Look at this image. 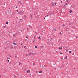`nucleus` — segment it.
<instances>
[{
  "mask_svg": "<svg viewBox=\"0 0 78 78\" xmlns=\"http://www.w3.org/2000/svg\"><path fill=\"white\" fill-rule=\"evenodd\" d=\"M51 4L52 6H55V4H54V3H52Z\"/></svg>",
  "mask_w": 78,
  "mask_h": 78,
  "instance_id": "5",
  "label": "nucleus"
},
{
  "mask_svg": "<svg viewBox=\"0 0 78 78\" xmlns=\"http://www.w3.org/2000/svg\"><path fill=\"white\" fill-rule=\"evenodd\" d=\"M27 16H25L24 17V19L25 20H26L27 19Z\"/></svg>",
  "mask_w": 78,
  "mask_h": 78,
  "instance_id": "1",
  "label": "nucleus"
},
{
  "mask_svg": "<svg viewBox=\"0 0 78 78\" xmlns=\"http://www.w3.org/2000/svg\"><path fill=\"white\" fill-rule=\"evenodd\" d=\"M15 58H17V56H15Z\"/></svg>",
  "mask_w": 78,
  "mask_h": 78,
  "instance_id": "33",
  "label": "nucleus"
},
{
  "mask_svg": "<svg viewBox=\"0 0 78 78\" xmlns=\"http://www.w3.org/2000/svg\"><path fill=\"white\" fill-rule=\"evenodd\" d=\"M36 53H34V54H33V55H36Z\"/></svg>",
  "mask_w": 78,
  "mask_h": 78,
  "instance_id": "20",
  "label": "nucleus"
},
{
  "mask_svg": "<svg viewBox=\"0 0 78 78\" xmlns=\"http://www.w3.org/2000/svg\"><path fill=\"white\" fill-rule=\"evenodd\" d=\"M15 77H16V76H15Z\"/></svg>",
  "mask_w": 78,
  "mask_h": 78,
  "instance_id": "62",
  "label": "nucleus"
},
{
  "mask_svg": "<svg viewBox=\"0 0 78 78\" xmlns=\"http://www.w3.org/2000/svg\"><path fill=\"white\" fill-rule=\"evenodd\" d=\"M56 53H59V52H58V51H56Z\"/></svg>",
  "mask_w": 78,
  "mask_h": 78,
  "instance_id": "25",
  "label": "nucleus"
},
{
  "mask_svg": "<svg viewBox=\"0 0 78 78\" xmlns=\"http://www.w3.org/2000/svg\"><path fill=\"white\" fill-rule=\"evenodd\" d=\"M13 45H17V44L15 43H13Z\"/></svg>",
  "mask_w": 78,
  "mask_h": 78,
  "instance_id": "4",
  "label": "nucleus"
},
{
  "mask_svg": "<svg viewBox=\"0 0 78 78\" xmlns=\"http://www.w3.org/2000/svg\"><path fill=\"white\" fill-rule=\"evenodd\" d=\"M25 41H26V39H25Z\"/></svg>",
  "mask_w": 78,
  "mask_h": 78,
  "instance_id": "59",
  "label": "nucleus"
},
{
  "mask_svg": "<svg viewBox=\"0 0 78 78\" xmlns=\"http://www.w3.org/2000/svg\"><path fill=\"white\" fill-rule=\"evenodd\" d=\"M74 69H75V68H74Z\"/></svg>",
  "mask_w": 78,
  "mask_h": 78,
  "instance_id": "49",
  "label": "nucleus"
},
{
  "mask_svg": "<svg viewBox=\"0 0 78 78\" xmlns=\"http://www.w3.org/2000/svg\"><path fill=\"white\" fill-rule=\"evenodd\" d=\"M55 69H56V68H55Z\"/></svg>",
  "mask_w": 78,
  "mask_h": 78,
  "instance_id": "51",
  "label": "nucleus"
},
{
  "mask_svg": "<svg viewBox=\"0 0 78 78\" xmlns=\"http://www.w3.org/2000/svg\"><path fill=\"white\" fill-rule=\"evenodd\" d=\"M65 5H67V4L66 3H65Z\"/></svg>",
  "mask_w": 78,
  "mask_h": 78,
  "instance_id": "14",
  "label": "nucleus"
},
{
  "mask_svg": "<svg viewBox=\"0 0 78 78\" xmlns=\"http://www.w3.org/2000/svg\"><path fill=\"white\" fill-rule=\"evenodd\" d=\"M36 73H37V72H37V71H36Z\"/></svg>",
  "mask_w": 78,
  "mask_h": 78,
  "instance_id": "43",
  "label": "nucleus"
},
{
  "mask_svg": "<svg viewBox=\"0 0 78 78\" xmlns=\"http://www.w3.org/2000/svg\"><path fill=\"white\" fill-rule=\"evenodd\" d=\"M72 10L69 11V12L70 13H72Z\"/></svg>",
  "mask_w": 78,
  "mask_h": 78,
  "instance_id": "6",
  "label": "nucleus"
},
{
  "mask_svg": "<svg viewBox=\"0 0 78 78\" xmlns=\"http://www.w3.org/2000/svg\"><path fill=\"white\" fill-rule=\"evenodd\" d=\"M27 30H28V28H27Z\"/></svg>",
  "mask_w": 78,
  "mask_h": 78,
  "instance_id": "53",
  "label": "nucleus"
},
{
  "mask_svg": "<svg viewBox=\"0 0 78 78\" xmlns=\"http://www.w3.org/2000/svg\"><path fill=\"white\" fill-rule=\"evenodd\" d=\"M38 39H41V37H38Z\"/></svg>",
  "mask_w": 78,
  "mask_h": 78,
  "instance_id": "24",
  "label": "nucleus"
},
{
  "mask_svg": "<svg viewBox=\"0 0 78 78\" xmlns=\"http://www.w3.org/2000/svg\"><path fill=\"white\" fill-rule=\"evenodd\" d=\"M62 47L59 48V49H61V50L62 49Z\"/></svg>",
  "mask_w": 78,
  "mask_h": 78,
  "instance_id": "11",
  "label": "nucleus"
},
{
  "mask_svg": "<svg viewBox=\"0 0 78 78\" xmlns=\"http://www.w3.org/2000/svg\"><path fill=\"white\" fill-rule=\"evenodd\" d=\"M35 42V40H34V41H33V42Z\"/></svg>",
  "mask_w": 78,
  "mask_h": 78,
  "instance_id": "32",
  "label": "nucleus"
},
{
  "mask_svg": "<svg viewBox=\"0 0 78 78\" xmlns=\"http://www.w3.org/2000/svg\"><path fill=\"white\" fill-rule=\"evenodd\" d=\"M23 11H20V14H23Z\"/></svg>",
  "mask_w": 78,
  "mask_h": 78,
  "instance_id": "3",
  "label": "nucleus"
},
{
  "mask_svg": "<svg viewBox=\"0 0 78 78\" xmlns=\"http://www.w3.org/2000/svg\"><path fill=\"white\" fill-rule=\"evenodd\" d=\"M48 16H49V15H47L46 16H45V17H48Z\"/></svg>",
  "mask_w": 78,
  "mask_h": 78,
  "instance_id": "18",
  "label": "nucleus"
},
{
  "mask_svg": "<svg viewBox=\"0 0 78 78\" xmlns=\"http://www.w3.org/2000/svg\"><path fill=\"white\" fill-rule=\"evenodd\" d=\"M71 52H72L71 51H69V53H71Z\"/></svg>",
  "mask_w": 78,
  "mask_h": 78,
  "instance_id": "26",
  "label": "nucleus"
},
{
  "mask_svg": "<svg viewBox=\"0 0 78 78\" xmlns=\"http://www.w3.org/2000/svg\"><path fill=\"white\" fill-rule=\"evenodd\" d=\"M6 61H7V62H9V60L8 59H7Z\"/></svg>",
  "mask_w": 78,
  "mask_h": 78,
  "instance_id": "7",
  "label": "nucleus"
},
{
  "mask_svg": "<svg viewBox=\"0 0 78 78\" xmlns=\"http://www.w3.org/2000/svg\"><path fill=\"white\" fill-rule=\"evenodd\" d=\"M54 30L55 31H56V29H55V28L54 29Z\"/></svg>",
  "mask_w": 78,
  "mask_h": 78,
  "instance_id": "19",
  "label": "nucleus"
},
{
  "mask_svg": "<svg viewBox=\"0 0 78 78\" xmlns=\"http://www.w3.org/2000/svg\"><path fill=\"white\" fill-rule=\"evenodd\" d=\"M33 65H34H34H35V63H33Z\"/></svg>",
  "mask_w": 78,
  "mask_h": 78,
  "instance_id": "16",
  "label": "nucleus"
},
{
  "mask_svg": "<svg viewBox=\"0 0 78 78\" xmlns=\"http://www.w3.org/2000/svg\"><path fill=\"white\" fill-rule=\"evenodd\" d=\"M21 31H22V30H21Z\"/></svg>",
  "mask_w": 78,
  "mask_h": 78,
  "instance_id": "55",
  "label": "nucleus"
},
{
  "mask_svg": "<svg viewBox=\"0 0 78 78\" xmlns=\"http://www.w3.org/2000/svg\"><path fill=\"white\" fill-rule=\"evenodd\" d=\"M61 59H62V58H61Z\"/></svg>",
  "mask_w": 78,
  "mask_h": 78,
  "instance_id": "44",
  "label": "nucleus"
},
{
  "mask_svg": "<svg viewBox=\"0 0 78 78\" xmlns=\"http://www.w3.org/2000/svg\"><path fill=\"white\" fill-rule=\"evenodd\" d=\"M13 36L14 37H16V35H15V34H13Z\"/></svg>",
  "mask_w": 78,
  "mask_h": 78,
  "instance_id": "10",
  "label": "nucleus"
},
{
  "mask_svg": "<svg viewBox=\"0 0 78 78\" xmlns=\"http://www.w3.org/2000/svg\"><path fill=\"white\" fill-rule=\"evenodd\" d=\"M22 45H23V44H21Z\"/></svg>",
  "mask_w": 78,
  "mask_h": 78,
  "instance_id": "50",
  "label": "nucleus"
},
{
  "mask_svg": "<svg viewBox=\"0 0 78 78\" xmlns=\"http://www.w3.org/2000/svg\"><path fill=\"white\" fill-rule=\"evenodd\" d=\"M5 43H6H6H8V42L7 41H6Z\"/></svg>",
  "mask_w": 78,
  "mask_h": 78,
  "instance_id": "36",
  "label": "nucleus"
},
{
  "mask_svg": "<svg viewBox=\"0 0 78 78\" xmlns=\"http://www.w3.org/2000/svg\"><path fill=\"white\" fill-rule=\"evenodd\" d=\"M26 38H27V39H28V37H26Z\"/></svg>",
  "mask_w": 78,
  "mask_h": 78,
  "instance_id": "22",
  "label": "nucleus"
},
{
  "mask_svg": "<svg viewBox=\"0 0 78 78\" xmlns=\"http://www.w3.org/2000/svg\"><path fill=\"white\" fill-rule=\"evenodd\" d=\"M59 34H61V32H60L59 33Z\"/></svg>",
  "mask_w": 78,
  "mask_h": 78,
  "instance_id": "28",
  "label": "nucleus"
},
{
  "mask_svg": "<svg viewBox=\"0 0 78 78\" xmlns=\"http://www.w3.org/2000/svg\"><path fill=\"white\" fill-rule=\"evenodd\" d=\"M31 17H32V16H31Z\"/></svg>",
  "mask_w": 78,
  "mask_h": 78,
  "instance_id": "58",
  "label": "nucleus"
},
{
  "mask_svg": "<svg viewBox=\"0 0 78 78\" xmlns=\"http://www.w3.org/2000/svg\"><path fill=\"white\" fill-rule=\"evenodd\" d=\"M55 5H56V2H55Z\"/></svg>",
  "mask_w": 78,
  "mask_h": 78,
  "instance_id": "34",
  "label": "nucleus"
},
{
  "mask_svg": "<svg viewBox=\"0 0 78 78\" xmlns=\"http://www.w3.org/2000/svg\"><path fill=\"white\" fill-rule=\"evenodd\" d=\"M75 51H76V50H75Z\"/></svg>",
  "mask_w": 78,
  "mask_h": 78,
  "instance_id": "56",
  "label": "nucleus"
},
{
  "mask_svg": "<svg viewBox=\"0 0 78 78\" xmlns=\"http://www.w3.org/2000/svg\"><path fill=\"white\" fill-rule=\"evenodd\" d=\"M29 55H27V56H28Z\"/></svg>",
  "mask_w": 78,
  "mask_h": 78,
  "instance_id": "47",
  "label": "nucleus"
},
{
  "mask_svg": "<svg viewBox=\"0 0 78 78\" xmlns=\"http://www.w3.org/2000/svg\"><path fill=\"white\" fill-rule=\"evenodd\" d=\"M65 6V5H64V6Z\"/></svg>",
  "mask_w": 78,
  "mask_h": 78,
  "instance_id": "63",
  "label": "nucleus"
},
{
  "mask_svg": "<svg viewBox=\"0 0 78 78\" xmlns=\"http://www.w3.org/2000/svg\"><path fill=\"white\" fill-rule=\"evenodd\" d=\"M35 48H37V46H36L35 47Z\"/></svg>",
  "mask_w": 78,
  "mask_h": 78,
  "instance_id": "21",
  "label": "nucleus"
},
{
  "mask_svg": "<svg viewBox=\"0 0 78 78\" xmlns=\"http://www.w3.org/2000/svg\"><path fill=\"white\" fill-rule=\"evenodd\" d=\"M42 47H44V46H41V48H42Z\"/></svg>",
  "mask_w": 78,
  "mask_h": 78,
  "instance_id": "30",
  "label": "nucleus"
},
{
  "mask_svg": "<svg viewBox=\"0 0 78 78\" xmlns=\"http://www.w3.org/2000/svg\"><path fill=\"white\" fill-rule=\"evenodd\" d=\"M40 66V67H41V65Z\"/></svg>",
  "mask_w": 78,
  "mask_h": 78,
  "instance_id": "52",
  "label": "nucleus"
},
{
  "mask_svg": "<svg viewBox=\"0 0 78 78\" xmlns=\"http://www.w3.org/2000/svg\"><path fill=\"white\" fill-rule=\"evenodd\" d=\"M20 64H21V63L20 62V63H19V66H20Z\"/></svg>",
  "mask_w": 78,
  "mask_h": 78,
  "instance_id": "17",
  "label": "nucleus"
},
{
  "mask_svg": "<svg viewBox=\"0 0 78 78\" xmlns=\"http://www.w3.org/2000/svg\"><path fill=\"white\" fill-rule=\"evenodd\" d=\"M3 27H4V28H6V26H4Z\"/></svg>",
  "mask_w": 78,
  "mask_h": 78,
  "instance_id": "13",
  "label": "nucleus"
},
{
  "mask_svg": "<svg viewBox=\"0 0 78 78\" xmlns=\"http://www.w3.org/2000/svg\"><path fill=\"white\" fill-rule=\"evenodd\" d=\"M44 19H45V17L44 18Z\"/></svg>",
  "mask_w": 78,
  "mask_h": 78,
  "instance_id": "40",
  "label": "nucleus"
},
{
  "mask_svg": "<svg viewBox=\"0 0 78 78\" xmlns=\"http://www.w3.org/2000/svg\"><path fill=\"white\" fill-rule=\"evenodd\" d=\"M6 48H5V49L6 50Z\"/></svg>",
  "mask_w": 78,
  "mask_h": 78,
  "instance_id": "39",
  "label": "nucleus"
},
{
  "mask_svg": "<svg viewBox=\"0 0 78 78\" xmlns=\"http://www.w3.org/2000/svg\"><path fill=\"white\" fill-rule=\"evenodd\" d=\"M16 8H17V6H16Z\"/></svg>",
  "mask_w": 78,
  "mask_h": 78,
  "instance_id": "42",
  "label": "nucleus"
},
{
  "mask_svg": "<svg viewBox=\"0 0 78 78\" xmlns=\"http://www.w3.org/2000/svg\"><path fill=\"white\" fill-rule=\"evenodd\" d=\"M42 52H43V53H44V51H42Z\"/></svg>",
  "mask_w": 78,
  "mask_h": 78,
  "instance_id": "60",
  "label": "nucleus"
},
{
  "mask_svg": "<svg viewBox=\"0 0 78 78\" xmlns=\"http://www.w3.org/2000/svg\"><path fill=\"white\" fill-rule=\"evenodd\" d=\"M30 70H28L27 71V73H30Z\"/></svg>",
  "mask_w": 78,
  "mask_h": 78,
  "instance_id": "2",
  "label": "nucleus"
},
{
  "mask_svg": "<svg viewBox=\"0 0 78 78\" xmlns=\"http://www.w3.org/2000/svg\"><path fill=\"white\" fill-rule=\"evenodd\" d=\"M63 26H65V24H63Z\"/></svg>",
  "mask_w": 78,
  "mask_h": 78,
  "instance_id": "37",
  "label": "nucleus"
},
{
  "mask_svg": "<svg viewBox=\"0 0 78 78\" xmlns=\"http://www.w3.org/2000/svg\"><path fill=\"white\" fill-rule=\"evenodd\" d=\"M61 3H62V1H61Z\"/></svg>",
  "mask_w": 78,
  "mask_h": 78,
  "instance_id": "46",
  "label": "nucleus"
},
{
  "mask_svg": "<svg viewBox=\"0 0 78 78\" xmlns=\"http://www.w3.org/2000/svg\"><path fill=\"white\" fill-rule=\"evenodd\" d=\"M51 39H52H52H53V38H51Z\"/></svg>",
  "mask_w": 78,
  "mask_h": 78,
  "instance_id": "48",
  "label": "nucleus"
},
{
  "mask_svg": "<svg viewBox=\"0 0 78 78\" xmlns=\"http://www.w3.org/2000/svg\"><path fill=\"white\" fill-rule=\"evenodd\" d=\"M25 1H26V0H25Z\"/></svg>",
  "mask_w": 78,
  "mask_h": 78,
  "instance_id": "61",
  "label": "nucleus"
},
{
  "mask_svg": "<svg viewBox=\"0 0 78 78\" xmlns=\"http://www.w3.org/2000/svg\"><path fill=\"white\" fill-rule=\"evenodd\" d=\"M65 59H67V56H66V57L64 58Z\"/></svg>",
  "mask_w": 78,
  "mask_h": 78,
  "instance_id": "9",
  "label": "nucleus"
},
{
  "mask_svg": "<svg viewBox=\"0 0 78 78\" xmlns=\"http://www.w3.org/2000/svg\"><path fill=\"white\" fill-rule=\"evenodd\" d=\"M18 14H20V11L18 12Z\"/></svg>",
  "mask_w": 78,
  "mask_h": 78,
  "instance_id": "15",
  "label": "nucleus"
},
{
  "mask_svg": "<svg viewBox=\"0 0 78 78\" xmlns=\"http://www.w3.org/2000/svg\"><path fill=\"white\" fill-rule=\"evenodd\" d=\"M69 78H70V77H69Z\"/></svg>",
  "mask_w": 78,
  "mask_h": 78,
  "instance_id": "64",
  "label": "nucleus"
},
{
  "mask_svg": "<svg viewBox=\"0 0 78 78\" xmlns=\"http://www.w3.org/2000/svg\"><path fill=\"white\" fill-rule=\"evenodd\" d=\"M0 77L1 78L2 77V76L1 75H0Z\"/></svg>",
  "mask_w": 78,
  "mask_h": 78,
  "instance_id": "41",
  "label": "nucleus"
},
{
  "mask_svg": "<svg viewBox=\"0 0 78 78\" xmlns=\"http://www.w3.org/2000/svg\"><path fill=\"white\" fill-rule=\"evenodd\" d=\"M26 55L27 56V55H28V54H26Z\"/></svg>",
  "mask_w": 78,
  "mask_h": 78,
  "instance_id": "29",
  "label": "nucleus"
},
{
  "mask_svg": "<svg viewBox=\"0 0 78 78\" xmlns=\"http://www.w3.org/2000/svg\"><path fill=\"white\" fill-rule=\"evenodd\" d=\"M6 24H8V22H6Z\"/></svg>",
  "mask_w": 78,
  "mask_h": 78,
  "instance_id": "12",
  "label": "nucleus"
},
{
  "mask_svg": "<svg viewBox=\"0 0 78 78\" xmlns=\"http://www.w3.org/2000/svg\"><path fill=\"white\" fill-rule=\"evenodd\" d=\"M28 42H30V41H29Z\"/></svg>",
  "mask_w": 78,
  "mask_h": 78,
  "instance_id": "57",
  "label": "nucleus"
},
{
  "mask_svg": "<svg viewBox=\"0 0 78 78\" xmlns=\"http://www.w3.org/2000/svg\"><path fill=\"white\" fill-rule=\"evenodd\" d=\"M10 57L11 58V55H10Z\"/></svg>",
  "mask_w": 78,
  "mask_h": 78,
  "instance_id": "45",
  "label": "nucleus"
},
{
  "mask_svg": "<svg viewBox=\"0 0 78 78\" xmlns=\"http://www.w3.org/2000/svg\"><path fill=\"white\" fill-rule=\"evenodd\" d=\"M16 11H17V12H18V10H16Z\"/></svg>",
  "mask_w": 78,
  "mask_h": 78,
  "instance_id": "35",
  "label": "nucleus"
},
{
  "mask_svg": "<svg viewBox=\"0 0 78 78\" xmlns=\"http://www.w3.org/2000/svg\"><path fill=\"white\" fill-rule=\"evenodd\" d=\"M60 54H61V55H62V52H60Z\"/></svg>",
  "mask_w": 78,
  "mask_h": 78,
  "instance_id": "27",
  "label": "nucleus"
},
{
  "mask_svg": "<svg viewBox=\"0 0 78 78\" xmlns=\"http://www.w3.org/2000/svg\"><path fill=\"white\" fill-rule=\"evenodd\" d=\"M38 28H39V27H38Z\"/></svg>",
  "mask_w": 78,
  "mask_h": 78,
  "instance_id": "54",
  "label": "nucleus"
},
{
  "mask_svg": "<svg viewBox=\"0 0 78 78\" xmlns=\"http://www.w3.org/2000/svg\"><path fill=\"white\" fill-rule=\"evenodd\" d=\"M31 55V54H30V53H29V55Z\"/></svg>",
  "mask_w": 78,
  "mask_h": 78,
  "instance_id": "38",
  "label": "nucleus"
},
{
  "mask_svg": "<svg viewBox=\"0 0 78 78\" xmlns=\"http://www.w3.org/2000/svg\"><path fill=\"white\" fill-rule=\"evenodd\" d=\"M66 1L67 2H68V3H69V1H68L66 0Z\"/></svg>",
  "mask_w": 78,
  "mask_h": 78,
  "instance_id": "31",
  "label": "nucleus"
},
{
  "mask_svg": "<svg viewBox=\"0 0 78 78\" xmlns=\"http://www.w3.org/2000/svg\"><path fill=\"white\" fill-rule=\"evenodd\" d=\"M51 14H54V13H53V12H51Z\"/></svg>",
  "mask_w": 78,
  "mask_h": 78,
  "instance_id": "23",
  "label": "nucleus"
},
{
  "mask_svg": "<svg viewBox=\"0 0 78 78\" xmlns=\"http://www.w3.org/2000/svg\"><path fill=\"white\" fill-rule=\"evenodd\" d=\"M42 71H40L39 72V73H42Z\"/></svg>",
  "mask_w": 78,
  "mask_h": 78,
  "instance_id": "8",
  "label": "nucleus"
}]
</instances>
